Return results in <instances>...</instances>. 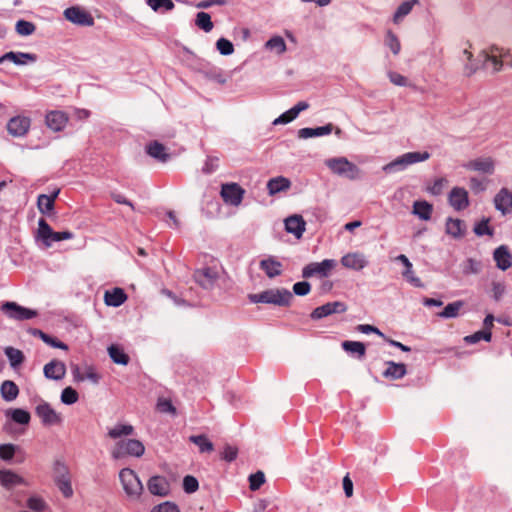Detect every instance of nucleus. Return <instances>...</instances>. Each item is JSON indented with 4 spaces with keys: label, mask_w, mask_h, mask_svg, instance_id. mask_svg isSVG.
<instances>
[{
    "label": "nucleus",
    "mask_w": 512,
    "mask_h": 512,
    "mask_svg": "<svg viewBox=\"0 0 512 512\" xmlns=\"http://www.w3.org/2000/svg\"><path fill=\"white\" fill-rule=\"evenodd\" d=\"M35 413L40 418L41 423L44 426L60 425L63 421L62 415L43 399L38 400L35 407Z\"/></svg>",
    "instance_id": "423d86ee"
},
{
    "label": "nucleus",
    "mask_w": 512,
    "mask_h": 512,
    "mask_svg": "<svg viewBox=\"0 0 512 512\" xmlns=\"http://www.w3.org/2000/svg\"><path fill=\"white\" fill-rule=\"evenodd\" d=\"M417 4H419V0H408L401 3L393 15V22L399 24Z\"/></svg>",
    "instance_id": "c9c22d12"
},
{
    "label": "nucleus",
    "mask_w": 512,
    "mask_h": 512,
    "mask_svg": "<svg viewBox=\"0 0 512 512\" xmlns=\"http://www.w3.org/2000/svg\"><path fill=\"white\" fill-rule=\"evenodd\" d=\"M4 352L12 368L15 369L23 363L24 354L21 350L9 346L5 348Z\"/></svg>",
    "instance_id": "a19ab883"
},
{
    "label": "nucleus",
    "mask_w": 512,
    "mask_h": 512,
    "mask_svg": "<svg viewBox=\"0 0 512 512\" xmlns=\"http://www.w3.org/2000/svg\"><path fill=\"white\" fill-rule=\"evenodd\" d=\"M265 48L283 54L286 51V43L281 36H273L265 43Z\"/></svg>",
    "instance_id": "a18cd8bd"
},
{
    "label": "nucleus",
    "mask_w": 512,
    "mask_h": 512,
    "mask_svg": "<svg viewBox=\"0 0 512 512\" xmlns=\"http://www.w3.org/2000/svg\"><path fill=\"white\" fill-rule=\"evenodd\" d=\"M43 372L48 379L61 380L66 374V366L62 361L52 360L44 366Z\"/></svg>",
    "instance_id": "4be33fe9"
},
{
    "label": "nucleus",
    "mask_w": 512,
    "mask_h": 512,
    "mask_svg": "<svg viewBox=\"0 0 512 512\" xmlns=\"http://www.w3.org/2000/svg\"><path fill=\"white\" fill-rule=\"evenodd\" d=\"M245 190L237 183H225L221 186L220 195L226 204L239 206L242 203Z\"/></svg>",
    "instance_id": "9d476101"
},
{
    "label": "nucleus",
    "mask_w": 512,
    "mask_h": 512,
    "mask_svg": "<svg viewBox=\"0 0 512 512\" xmlns=\"http://www.w3.org/2000/svg\"><path fill=\"white\" fill-rule=\"evenodd\" d=\"M342 348L349 353H356L358 358H363L366 353V347L362 342L358 341H344L342 343Z\"/></svg>",
    "instance_id": "37998d69"
},
{
    "label": "nucleus",
    "mask_w": 512,
    "mask_h": 512,
    "mask_svg": "<svg viewBox=\"0 0 512 512\" xmlns=\"http://www.w3.org/2000/svg\"><path fill=\"white\" fill-rule=\"evenodd\" d=\"M492 338V333L489 331L480 330L471 335L465 336L464 341L467 344H475L480 340H484L486 342H490Z\"/></svg>",
    "instance_id": "de8ad7c7"
},
{
    "label": "nucleus",
    "mask_w": 512,
    "mask_h": 512,
    "mask_svg": "<svg viewBox=\"0 0 512 512\" xmlns=\"http://www.w3.org/2000/svg\"><path fill=\"white\" fill-rule=\"evenodd\" d=\"M189 441L197 445L201 453H210L214 450L213 443L204 434L192 435L189 437Z\"/></svg>",
    "instance_id": "58836bf2"
},
{
    "label": "nucleus",
    "mask_w": 512,
    "mask_h": 512,
    "mask_svg": "<svg viewBox=\"0 0 512 512\" xmlns=\"http://www.w3.org/2000/svg\"><path fill=\"white\" fill-rule=\"evenodd\" d=\"M147 5L155 12H166L174 9L172 0H146Z\"/></svg>",
    "instance_id": "c03bdc74"
},
{
    "label": "nucleus",
    "mask_w": 512,
    "mask_h": 512,
    "mask_svg": "<svg viewBox=\"0 0 512 512\" xmlns=\"http://www.w3.org/2000/svg\"><path fill=\"white\" fill-rule=\"evenodd\" d=\"M151 512H180V510L176 504L167 501L153 507Z\"/></svg>",
    "instance_id": "338daca9"
},
{
    "label": "nucleus",
    "mask_w": 512,
    "mask_h": 512,
    "mask_svg": "<svg viewBox=\"0 0 512 512\" xmlns=\"http://www.w3.org/2000/svg\"><path fill=\"white\" fill-rule=\"evenodd\" d=\"M346 310L347 306L345 303L341 301H334L315 308L310 316L313 320H319L334 313H343Z\"/></svg>",
    "instance_id": "2eb2a0df"
},
{
    "label": "nucleus",
    "mask_w": 512,
    "mask_h": 512,
    "mask_svg": "<svg viewBox=\"0 0 512 512\" xmlns=\"http://www.w3.org/2000/svg\"><path fill=\"white\" fill-rule=\"evenodd\" d=\"M259 266L269 278H274L282 273V264L274 257L261 260Z\"/></svg>",
    "instance_id": "cd10ccee"
},
{
    "label": "nucleus",
    "mask_w": 512,
    "mask_h": 512,
    "mask_svg": "<svg viewBox=\"0 0 512 512\" xmlns=\"http://www.w3.org/2000/svg\"><path fill=\"white\" fill-rule=\"evenodd\" d=\"M237 454H238V449L236 447L231 446V445H226L224 447L221 457L223 460H225L227 462H232L233 460L236 459Z\"/></svg>",
    "instance_id": "774afa93"
},
{
    "label": "nucleus",
    "mask_w": 512,
    "mask_h": 512,
    "mask_svg": "<svg viewBox=\"0 0 512 512\" xmlns=\"http://www.w3.org/2000/svg\"><path fill=\"white\" fill-rule=\"evenodd\" d=\"M145 151L150 157L160 163H166L170 159V154L167 152V148L156 140L148 143L145 146Z\"/></svg>",
    "instance_id": "aec40b11"
},
{
    "label": "nucleus",
    "mask_w": 512,
    "mask_h": 512,
    "mask_svg": "<svg viewBox=\"0 0 512 512\" xmlns=\"http://www.w3.org/2000/svg\"><path fill=\"white\" fill-rule=\"evenodd\" d=\"M126 299L127 296L121 288L107 290L104 294V302L107 306L118 307L124 303Z\"/></svg>",
    "instance_id": "c756f323"
},
{
    "label": "nucleus",
    "mask_w": 512,
    "mask_h": 512,
    "mask_svg": "<svg viewBox=\"0 0 512 512\" xmlns=\"http://www.w3.org/2000/svg\"><path fill=\"white\" fill-rule=\"evenodd\" d=\"M195 24L198 28L205 32H210L213 29V22L211 16L206 12H199L196 15Z\"/></svg>",
    "instance_id": "49530a36"
},
{
    "label": "nucleus",
    "mask_w": 512,
    "mask_h": 512,
    "mask_svg": "<svg viewBox=\"0 0 512 512\" xmlns=\"http://www.w3.org/2000/svg\"><path fill=\"white\" fill-rule=\"evenodd\" d=\"M249 300L252 303H265L277 306L288 307L293 300V294L285 288H273L257 294H250Z\"/></svg>",
    "instance_id": "f03ea898"
},
{
    "label": "nucleus",
    "mask_w": 512,
    "mask_h": 512,
    "mask_svg": "<svg viewBox=\"0 0 512 512\" xmlns=\"http://www.w3.org/2000/svg\"><path fill=\"white\" fill-rule=\"evenodd\" d=\"M31 126V119L26 116L12 117L7 123V131L13 137L25 136Z\"/></svg>",
    "instance_id": "4468645a"
},
{
    "label": "nucleus",
    "mask_w": 512,
    "mask_h": 512,
    "mask_svg": "<svg viewBox=\"0 0 512 512\" xmlns=\"http://www.w3.org/2000/svg\"><path fill=\"white\" fill-rule=\"evenodd\" d=\"M336 265L337 262L334 259H325L322 262H313L303 268L302 276L304 278H310L317 275L321 278H326L330 275Z\"/></svg>",
    "instance_id": "6e6552de"
},
{
    "label": "nucleus",
    "mask_w": 512,
    "mask_h": 512,
    "mask_svg": "<svg viewBox=\"0 0 512 512\" xmlns=\"http://www.w3.org/2000/svg\"><path fill=\"white\" fill-rule=\"evenodd\" d=\"M291 187V181L284 177V176H278L275 178H271L267 182V189L269 192V195H275L280 192H284L289 190Z\"/></svg>",
    "instance_id": "c85d7f7f"
},
{
    "label": "nucleus",
    "mask_w": 512,
    "mask_h": 512,
    "mask_svg": "<svg viewBox=\"0 0 512 512\" xmlns=\"http://www.w3.org/2000/svg\"><path fill=\"white\" fill-rule=\"evenodd\" d=\"M449 204L457 211L469 206L468 192L461 187H454L448 196Z\"/></svg>",
    "instance_id": "6ab92c4d"
},
{
    "label": "nucleus",
    "mask_w": 512,
    "mask_h": 512,
    "mask_svg": "<svg viewBox=\"0 0 512 512\" xmlns=\"http://www.w3.org/2000/svg\"><path fill=\"white\" fill-rule=\"evenodd\" d=\"M38 333H39L41 339L49 346L54 347V348L63 349V350L68 349V346L65 343L59 341L58 339L53 338L42 331H38Z\"/></svg>",
    "instance_id": "4d7b16f0"
},
{
    "label": "nucleus",
    "mask_w": 512,
    "mask_h": 512,
    "mask_svg": "<svg viewBox=\"0 0 512 512\" xmlns=\"http://www.w3.org/2000/svg\"><path fill=\"white\" fill-rule=\"evenodd\" d=\"M148 489L153 495L166 496L170 491L169 482L160 476H153L148 481Z\"/></svg>",
    "instance_id": "393cba45"
},
{
    "label": "nucleus",
    "mask_w": 512,
    "mask_h": 512,
    "mask_svg": "<svg viewBox=\"0 0 512 512\" xmlns=\"http://www.w3.org/2000/svg\"><path fill=\"white\" fill-rule=\"evenodd\" d=\"M193 277L201 287L211 289L219 278V270L216 267H204L196 270Z\"/></svg>",
    "instance_id": "ddd939ff"
},
{
    "label": "nucleus",
    "mask_w": 512,
    "mask_h": 512,
    "mask_svg": "<svg viewBox=\"0 0 512 512\" xmlns=\"http://www.w3.org/2000/svg\"><path fill=\"white\" fill-rule=\"evenodd\" d=\"M107 436L114 441L111 455L114 459H122L128 455V425L117 424L108 430Z\"/></svg>",
    "instance_id": "7ed1b4c3"
},
{
    "label": "nucleus",
    "mask_w": 512,
    "mask_h": 512,
    "mask_svg": "<svg viewBox=\"0 0 512 512\" xmlns=\"http://www.w3.org/2000/svg\"><path fill=\"white\" fill-rule=\"evenodd\" d=\"M27 507L31 512H43L48 508V505L41 497L32 496L27 500Z\"/></svg>",
    "instance_id": "8fccbe9b"
},
{
    "label": "nucleus",
    "mask_w": 512,
    "mask_h": 512,
    "mask_svg": "<svg viewBox=\"0 0 512 512\" xmlns=\"http://www.w3.org/2000/svg\"><path fill=\"white\" fill-rule=\"evenodd\" d=\"M108 354L116 364L126 365L128 363V356L124 352V349L116 344H112L108 347Z\"/></svg>",
    "instance_id": "ea45409f"
},
{
    "label": "nucleus",
    "mask_w": 512,
    "mask_h": 512,
    "mask_svg": "<svg viewBox=\"0 0 512 512\" xmlns=\"http://www.w3.org/2000/svg\"><path fill=\"white\" fill-rule=\"evenodd\" d=\"M366 256L361 252H351L341 258V264L351 270L360 271L368 265Z\"/></svg>",
    "instance_id": "f3484780"
},
{
    "label": "nucleus",
    "mask_w": 512,
    "mask_h": 512,
    "mask_svg": "<svg viewBox=\"0 0 512 512\" xmlns=\"http://www.w3.org/2000/svg\"><path fill=\"white\" fill-rule=\"evenodd\" d=\"M433 212L432 204L428 203L425 200L415 201L413 203L412 213L418 216L421 220L428 221L431 219Z\"/></svg>",
    "instance_id": "473e14b6"
},
{
    "label": "nucleus",
    "mask_w": 512,
    "mask_h": 512,
    "mask_svg": "<svg viewBox=\"0 0 512 512\" xmlns=\"http://www.w3.org/2000/svg\"><path fill=\"white\" fill-rule=\"evenodd\" d=\"M396 260L400 261L405 266L403 276L414 286L420 287V279L414 276V272L412 270V263L409 261V259L404 254H401L397 256Z\"/></svg>",
    "instance_id": "e433bc0d"
},
{
    "label": "nucleus",
    "mask_w": 512,
    "mask_h": 512,
    "mask_svg": "<svg viewBox=\"0 0 512 512\" xmlns=\"http://www.w3.org/2000/svg\"><path fill=\"white\" fill-rule=\"evenodd\" d=\"M311 285L307 281L297 282L293 285V292L298 296H305L309 294Z\"/></svg>",
    "instance_id": "69168bd1"
},
{
    "label": "nucleus",
    "mask_w": 512,
    "mask_h": 512,
    "mask_svg": "<svg viewBox=\"0 0 512 512\" xmlns=\"http://www.w3.org/2000/svg\"><path fill=\"white\" fill-rule=\"evenodd\" d=\"M470 48L471 44H469V48L463 51L468 61L463 71L468 77L473 75L480 67L486 68L488 63H491L494 72L500 71L506 58L509 56L508 51H504L503 48L493 45L488 50H482L478 55V59L474 60L473 53L469 50Z\"/></svg>",
    "instance_id": "f257e3e1"
},
{
    "label": "nucleus",
    "mask_w": 512,
    "mask_h": 512,
    "mask_svg": "<svg viewBox=\"0 0 512 512\" xmlns=\"http://www.w3.org/2000/svg\"><path fill=\"white\" fill-rule=\"evenodd\" d=\"M11 419L22 425H27L30 422V413L24 409L16 408L10 412Z\"/></svg>",
    "instance_id": "09e8293b"
},
{
    "label": "nucleus",
    "mask_w": 512,
    "mask_h": 512,
    "mask_svg": "<svg viewBox=\"0 0 512 512\" xmlns=\"http://www.w3.org/2000/svg\"><path fill=\"white\" fill-rule=\"evenodd\" d=\"M4 61H11L16 65H25L28 62H35L36 55L24 52H7L0 57V64Z\"/></svg>",
    "instance_id": "a878e982"
},
{
    "label": "nucleus",
    "mask_w": 512,
    "mask_h": 512,
    "mask_svg": "<svg viewBox=\"0 0 512 512\" xmlns=\"http://www.w3.org/2000/svg\"><path fill=\"white\" fill-rule=\"evenodd\" d=\"M333 125L331 123L316 128H302L298 131L299 138L307 139L311 137H318L323 135H328L332 132Z\"/></svg>",
    "instance_id": "2f4dec72"
},
{
    "label": "nucleus",
    "mask_w": 512,
    "mask_h": 512,
    "mask_svg": "<svg viewBox=\"0 0 512 512\" xmlns=\"http://www.w3.org/2000/svg\"><path fill=\"white\" fill-rule=\"evenodd\" d=\"M464 306V302L461 300L449 303L443 311L438 313L441 318H455L459 315L461 308Z\"/></svg>",
    "instance_id": "79ce46f5"
},
{
    "label": "nucleus",
    "mask_w": 512,
    "mask_h": 512,
    "mask_svg": "<svg viewBox=\"0 0 512 512\" xmlns=\"http://www.w3.org/2000/svg\"><path fill=\"white\" fill-rule=\"evenodd\" d=\"M53 480L65 498L73 496L70 471L61 461H55L53 465Z\"/></svg>",
    "instance_id": "20e7f679"
},
{
    "label": "nucleus",
    "mask_w": 512,
    "mask_h": 512,
    "mask_svg": "<svg viewBox=\"0 0 512 512\" xmlns=\"http://www.w3.org/2000/svg\"><path fill=\"white\" fill-rule=\"evenodd\" d=\"M430 158V154L428 152H408L399 157H397L392 162L388 163L383 167L385 172H393L406 168L409 165L414 163L426 161Z\"/></svg>",
    "instance_id": "39448f33"
},
{
    "label": "nucleus",
    "mask_w": 512,
    "mask_h": 512,
    "mask_svg": "<svg viewBox=\"0 0 512 512\" xmlns=\"http://www.w3.org/2000/svg\"><path fill=\"white\" fill-rule=\"evenodd\" d=\"M464 167L471 171H478L485 174H492L494 172V161L487 158H477L467 162Z\"/></svg>",
    "instance_id": "b1692460"
},
{
    "label": "nucleus",
    "mask_w": 512,
    "mask_h": 512,
    "mask_svg": "<svg viewBox=\"0 0 512 512\" xmlns=\"http://www.w3.org/2000/svg\"><path fill=\"white\" fill-rule=\"evenodd\" d=\"M64 17L73 24L80 26H92L94 19L84 8L72 6L64 10Z\"/></svg>",
    "instance_id": "f8f14e48"
},
{
    "label": "nucleus",
    "mask_w": 512,
    "mask_h": 512,
    "mask_svg": "<svg viewBox=\"0 0 512 512\" xmlns=\"http://www.w3.org/2000/svg\"><path fill=\"white\" fill-rule=\"evenodd\" d=\"M494 205L502 215L510 214L512 212V192L507 188H501L494 197Z\"/></svg>",
    "instance_id": "a211bd4d"
},
{
    "label": "nucleus",
    "mask_w": 512,
    "mask_h": 512,
    "mask_svg": "<svg viewBox=\"0 0 512 512\" xmlns=\"http://www.w3.org/2000/svg\"><path fill=\"white\" fill-rule=\"evenodd\" d=\"M1 309L7 314L9 318L20 321L29 320L38 315L36 310L20 306L15 302H5Z\"/></svg>",
    "instance_id": "9b49d317"
},
{
    "label": "nucleus",
    "mask_w": 512,
    "mask_h": 512,
    "mask_svg": "<svg viewBox=\"0 0 512 512\" xmlns=\"http://www.w3.org/2000/svg\"><path fill=\"white\" fill-rule=\"evenodd\" d=\"M385 44L391 49L394 55L399 54L401 50V44L396 34H394L391 30H388L386 33Z\"/></svg>",
    "instance_id": "3c124183"
},
{
    "label": "nucleus",
    "mask_w": 512,
    "mask_h": 512,
    "mask_svg": "<svg viewBox=\"0 0 512 512\" xmlns=\"http://www.w3.org/2000/svg\"><path fill=\"white\" fill-rule=\"evenodd\" d=\"M16 451V446L14 444H1L0 445V458L4 461H10Z\"/></svg>",
    "instance_id": "bf43d9fd"
},
{
    "label": "nucleus",
    "mask_w": 512,
    "mask_h": 512,
    "mask_svg": "<svg viewBox=\"0 0 512 512\" xmlns=\"http://www.w3.org/2000/svg\"><path fill=\"white\" fill-rule=\"evenodd\" d=\"M59 194V190L51 195L41 194L37 199V207L42 214H49L54 209L55 199Z\"/></svg>",
    "instance_id": "7c9ffc66"
},
{
    "label": "nucleus",
    "mask_w": 512,
    "mask_h": 512,
    "mask_svg": "<svg viewBox=\"0 0 512 512\" xmlns=\"http://www.w3.org/2000/svg\"><path fill=\"white\" fill-rule=\"evenodd\" d=\"M0 484L10 490L20 485H26V481L14 471L3 469L0 470Z\"/></svg>",
    "instance_id": "412c9836"
},
{
    "label": "nucleus",
    "mask_w": 512,
    "mask_h": 512,
    "mask_svg": "<svg viewBox=\"0 0 512 512\" xmlns=\"http://www.w3.org/2000/svg\"><path fill=\"white\" fill-rule=\"evenodd\" d=\"M89 380L94 384H97L100 380V375L97 373V371L93 367H87L83 371V377L78 378V382Z\"/></svg>",
    "instance_id": "e2e57ef3"
},
{
    "label": "nucleus",
    "mask_w": 512,
    "mask_h": 512,
    "mask_svg": "<svg viewBox=\"0 0 512 512\" xmlns=\"http://www.w3.org/2000/svg\"><path fill=\"white\" fill-rule=\"evenodd\" d=\"M446 233L453 238H460L464 235V223L460 219L448 218L446 221Z\"/></svg>",
    "instance_id": "4c0bfd02"
},
{
    "label": "nucleus",
    "mask_w": 512,
    "mask_h": 512,
    "mask_svg": "<svg viewBox=\"0 0 512 512\" xmlns=\"http://www.w3.org/2000/svg\"><path fill=\"white\" fill-rule=\"evenodd\" d=\"M68 120V115L59 110L49 111L45 116L46 126L54 132L62 131L66 127Z\"/></svg>",
    "instance_id": "dca6fc26"
},
{
    "label": "nucleus",
    "mask_w": 512,
    "mask_h": 512,
    "mask_svg": "<svg viewBox=\"0 0 512 512\" xmlns=\"http://www.w3.org/2000/svg\"><path fill=\"white\" fill-rule=\"evenodd\" d=\"M326 164L333 173L345 175L350 179L356 178L359 172L357 166L344 157L329 159Z\"/></svg>",
    "instance_id": "1a4fd4ad"
},
{
    "label": "nucleus",
    "mask_w": 512,
    "mask_h": 512,
    "mask_svg": "<svg viewBox=\"0 0 512 512\" xmlns=\"http://www.w3.org/2000/svg\"><path fill=\"white\" fill-rule=\"evenodd\" d=\"M35 29V25L26 20H19L15 25L16 32L21 36H29L34 33Z\"/></svg>",
    "instance_id": "603ef678"
},
{
    "label": "nucleus",
    "mask_w": 512,
    "mask_h": 512,
    "mask_svg": "<svg viewBox=\"0 0 512 512\" xmlns=\"http://www.w3.org/2000/svg\"><path fill=\"white\" fill-rule=\"evenodd\" d=\"M216 48L222 55H231L234 52V46L231 41L226 38H220L216 42Z\"/></svg>",
    "instance_id": "6e6d98bb"
},
{
    "label": "nucleus",
    "mask_w": 512,
    "mask_h": 512,
    "mask_svg": "<svg viewBox=\"0 0 512 512\" xmlns=\"http://www.w3.org/2000/svg\"><path fill=\"white\" fill-rule=\"evenodd\" d=\"M79 399V395L75 389L72 387H66L63 389L61 393V401L66 405H72L76 403Z\"/></svg>",
    "instance_id": "864d4df0"
},
{
    "label": "nucleus",
    "mask_w": 512,
    "mask_h": 512,
    "mask_svg": "<svg viewBox=\"0 0 512 512\" xmlns=\"http://www.w3.org/2000/svg\"><path fill=\"white\" fill-rule=\"evenodd\" d=\"M198 480L191 475H187L183 479V489L186 493H194L198 490Z\"/></svg>",
    "instance_id": "13d9d810"
},
{
    "label": "nucleus",
    "mask_w": 512,
    "mask_h": 512,
    "mask_svg": "<svg viewBox=\"0 0 512 512\" xmlns=\"http://www.w3.org/2000/svg\"><path fill=\"white\" fill-rule=\"evenodd\" d=\"M38 236L47 247L51 246L52 242L73 238V234L69 231L54 232L43 218L38 221Z\"/></svg>",
    "instance_id": "0eeeda50"
},
{
    "label": "nucleus",
    "mask_w": 512,
    "mask_h": 512,
    "mask_svg": "<svg viewBox=\"0 0 512 512\" xmlns=\"http://www.w3.org/2000/svg\"><path fill=\"white\" fill-rule=\"evenodd\" d=\"M265 483V475L262 471H257L249 476V487L252 491L258 490Z\"/></svg>",
    "instance_id": "5fc2aeb1"
},
{
    "label": "nucleus",
    "mask_w": 512,
    "mask_h": 512,
    "mask_svg": "<svg viewBox=\"0 0 512 512\" xmlns=\"http://www.w3.org/2000/svg\"><path fill=\"white\" fill-rule=\"evenodd\" d=\"M387 368L383 376L391 379H401L406 374V365L403 363H395L393 361L386 362Z\"/></svg>",
    "instance_id": "72a5a7b5"
},
{
    "label": "nucleus",
    "mask_w": 512,
    "mask_h": 512,
    "mask_svg": "<svg viewBox=\"0 0 512 512\" xmlns=\"http://www.w3.org/2000/svg\"><path fill=\"white\" fill-rule=\"evenodd\" d=\"M474 232L478 236L493 235V230L489 227V218L483 219L474 227Z\"/></svg>",
    "instance_id": "680f3d73"
},
{
    "label": "nucleus",
    "mask_w": 512,
    "mask_h": 512,
    "mask_svg": "<svg viewBox=\"0 0 512 512\" xmlns=\"http://www.w3.org/2000/svg\"><path fill=\"white\" fill-rule=\"evenodd\" d=\"M493 257L497 267L503 271L507 270L512 265V256L508 248L504 245L495 249Z\"/></svg>",
    "instance_id": "bb28decb"
},
{
    "label": "nucleus",
    "mask_w": 512,
    "mask_h": 512,
    "mask_svg": "<svg viewBox=\"0 0 512 512\" xmlns=\"http://www.w3.org/2000/svg\"><path fill=\"white\" fill-rule=\"evenodd\" d=\"M0 393L5 401L11 402L17 398L19 389L13 381L6 380L1 384Z\"/></svg>",
    "instance_id": "f704fd0d"
},
{
    "label": "nucleus",
    "mask_w": 512,
    "mask_h": 512,
    "mask_svg": "<svg viewBox=\"0 0 512 512\" xmlns=\"http://www.w3.org/2000/svg\"><path fill=\"white\" fill-rule=\"evenodd\" d=\"M129 451L130 456L140 457L144 454L145 447L142 442L130 439Z\"/></svg>",
    "instance_id": "0e129e2a"
},
{
    "label": "nucleus",
    "mask_w": 512,
    "mask_h": 512,
    "mask_svg": "<svg viewBox=\"0 0 512 512\" xmlns=\"http://www.w3.org/2000/svg\"><path fill=\"white\" fill-rule=\"evenodd\" d=\"M157 409L161 413L176 414V408L173 406L171 400L166 398H159L157 402Z\"/></svg>",
    "instance_id": "052dcab7"
},
{
    "label": "nucleus",
    "mask_w": 512,
    "mask_h": 512,
    "mask_svg": "<svg viewBox=\"0 0 512 512\" xmlns=\"http://www.w3.org/2000/svg\"><path fill=\"white\" fill-rule=\"evenodd\" d=\"M306 223L301 215H292L285 220V229L300 239L305 231Z\"/></svg>",
    "instance_id": "5701e85b"
}]
</instances>
